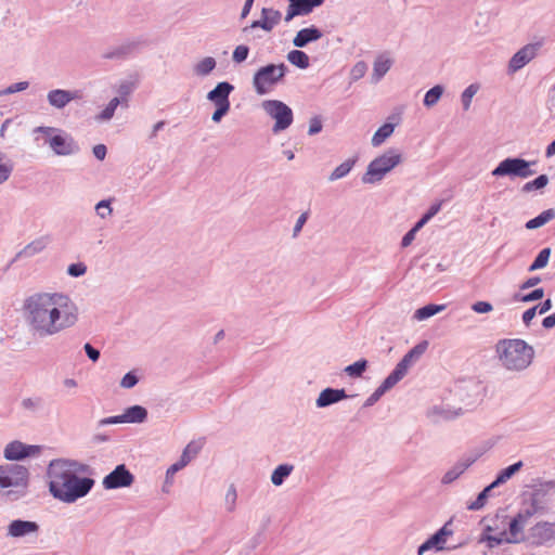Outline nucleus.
I'll use <instances>...</instances> for the list:
<instances>
[{
	"mask_svg": "<svg viewBox=\"0 0 555 555\" xmlns=\"http://www.w3.org/2000/svg\"><path fill=\"white\" fill-rule=\"evenodd\" d=\"M23 317L29 333L44 339L73 327L78 321V308L63 293H35L23 302Z\"/></svg>",
	"mask_w": 555,
	"mask_h": 555,
	"instance_id": "nucleus-1",
	"label": "nucleus"
},
{
	"mask_svg": "<svg viewBox=\"0 0 555 555\" xmlns=\"http://www.w3.org/2000/svg\"><path fill=\"white\" fill-rule=\"evenodd\" d=\"M83 466L74 461L55 460L49 465L48 476L50 491L54 498L64 502H74L85 496L92 488L94 481L90 478H80Z\"/></svg>",
	"mask_w": 555,
	"mask_h": 555,
	"instance_id": "nucleus-2",
	"label": "nucleus"
},
{
	"mask_svg": "<svg viewBox=\"0 0 555 555\" xmlns=\"http://www.w3.org/2000/svg\"><path fill=\"white\" fill-rule=\"evenodd\" d=\"M495 350L502 365L508 371L520 372L532 362L534 349L522 339H501Z\"/></svg>",
	"mask_w": 555,
	"mask_h": 555,
	"instance_id": "nucleus-3",
	"label": "nucleus"
},
{
	"mask_svg": "<svg viewBox=\"0 0 555 555\" xmlns=\"http://www.w3.org/2000/svg\"><path fill=\"white\" fill-rule=\"evenodd\" d=\"M402 162V156L396 150L390 149L383 155L374 158L367 166L365 173L361 180L364 184H374L384 179V177Z\"/></svg>",
	"mask_w": 555,
	"mask_h": 555,
	"instance_id": "nucleus-4",
	"label": "nucleus"
},
{
	"mask_svg": "<svg viewBox=\"0 0 555 555\" xmlns=\"http://www.w3.org/2000/svg\"><path fill=\"white\" fill-rule=\"evenodd\" d=\"M288 73L284 63L267 64L258 68L253 76V87L258 95L270 92L271 88L280 83Z\"/></svg>",
	"mask_w": 555,
	"mask_h": 555,
	"instance_id": "nucleus-5",
	"label": "nucleus"
},
{
	"mask_svg": "<svg viewBox=\"0 0 555 555\" xmlns=\"http://www.w3.org/2000/svg\"><path fill=\"white\" fill-rule=\"evenodd\" d=\"M261 107L264 113L274 119L272 127L273 133H279L286 130L294 120V114L292 108L280 100H264L261 103Z\"/></svg>",
	"mask_w": 555,
	"mask_h": 555,
	"instance_id": "nucleus-6",
	"label": "nucleus"
},
{
	"mask_svg": "<svg viewBox=\"0 0 555 555\" xmlns=\"http://www.w3.org/2000/svg\"><path fill=\"white\" fill-rule=\"evenodd\" d=\"M535 162H529L521 157H507L492 170L494 177L529 178L535 173L530 167Z\"/></svg>",
	"mask_w": 555,
	"mask_h": 555,
	"instance_id": "nucleus-7",
	"label": "nucleus"
},
{
	"mask_svg": "<svg viewBox=\"0 0 555 555\" xmlns=\"http://www.w3.org/2000/svg\"><path fill=\"white\" fill-rule=\"evenodd\" d=\"M47 143L52 151L59 156H70L79 152V145L67 133L60 132L47 139Z\"/></svg>",
	"mask_w": 555,
	"mask_h": 555,
	"instance_id": "nucleus-8",
	"label": "nucleus"
},
{
	"mask_svg": "<svg viewBox=\"0 0 555 555\" xmlns=\"http://www.w3.org/2000/svg\"><path fill=\"white\" fill-rule=\"evenodd\" d=\"M541 47V43H528L519 49L509 60L507 72L515 74L533 60Z\"/></svg>",
	"mask_w": 555,
	"mask_h": 555,
	"instance_id": "nucleus-9",
	"label": "nucleus"
},
{
	"mask_svg": "<svg viewBox=\"0 0 555 555\" xmlns=\"http://www.w3.org/2000/svg\"><path fill=\"white\" fill-rule=\"evenodd\" d=\"M134 481V476L126 468L124 464L116 466L102 481L105 489H118L130 487Z\"/></svg>",
	"mask_w": 555,
	"mask_h": 555,
	"instance_id": "nucleus-10",
	"label": "nucleus"
},
{
	"mask_svg": "<svg viewBox=\"0 0 555 555\" xmlns=\"http://www.w3.org/2000/svg\"><path fill=\"white\" fill-rule=\"evenodd\" d=\"M522 522L524 517L521 515H518L517 517L512 518L508 521V531H504L501 533L500 538H495L490 534L491 528L488 526V542L495 541L496 543L500 542H508V543H515L520 540L521 532H522Z\"/></svg>",
	"mask_w": 555,
	"mask_h": 555,
	"instance_id": "nucleus-11",
	"label": "nucleus"
},
{
	"mask_svg": "<svg viewBox=\"0 0 555 555\" xmlns=\"http://www.w3.org/2000/svg\"><path fill=\"white\" fill-rule=\"evenodd\" d=\"M234 86L229 81L218 82L212 90H210L206 99L219 107H231L230 94L233 92Z\"/></svg>",
	"mask_w": 555,
	"mask_h": 555,
	"instance_id": "nucleus-12",
	"label": "nucleus"
},
{
	"mask_svg": "<svg viewBox=\"0 0 555 555\" xmlns=\"http://www.w3.org/2000/svg\"><path fill=\"white\" fill-rule=\"evenodd\" d=\"M141 40H127L119 46H116L109 50H107L103 57L106 60H125L131 54L135 53L139 50Z\"/></svg>",
	"mask_w": 555,
	"mask_h": 555,
	"instance_id": "nucleus-13",
	"label": "nucleus"
},
{
	"mask_svg": "<svg viewBox=\"0 0 555 555\" xmlns=\"http://www.w3.org/2000/svg\"><path fill=\"white\" fill-rule=\"evenodd\" d=\"M555 539V527L548 522H539L531 528L530 540L534 545H543Z\"/></svg>",
	"mask_w": 555,
	"mask_h": 555,
	"instance_id": "nucleus-14",
	"label": "nucleus"
},
{
	"mask_svg": "<svg viewBox=\"0 0 555 555\" xmlns=\"http://www.w3.org/2000/svg\"><path fill=\"white\" fill-rule=\"evenodd\" d=\"M26 473L27 470L23 466H0V488L3 489L13 486L18 479L25 478Z\"/></svg>",
	"mask_w": 555,
	"mask_h": 555,
	"instance_id": "nucleus-15",
	"label": "nucleus"
},
{
	"mask_svg": "<svg viewBox=\"0 0 555 555\" xmlns=\"http://www.w3.org/2000/svg\"><path fill=\"white\" fill-rule=\"evenodd\" d=\"M347 398H349V396L344 388L327 387L320 392L315 400V405L318 408H327Z\"/></svg>",
	"mask_w": 555,
	"mask_h": 555,
	"instance_id": "nucleus-16",
	"label": "nucleus"
},
{
	"mask_svg": "<svg viewBox=\"0 0 555 555\" xmlns=\"http://www.w3.org/2000/svg\"><path fill=\"white\" fill-rule=\"evenodd\" d=\"M448 526L449 524H446L440 530H438L426 542H424L418 547V555H424L426 551L431 548L442 550L447 542V538L452 534V530L449 529Z\"/></svg>",
	"mask_w": 555,
	"mask_h": 555,
	"instance_id": "nucleus-17",
	"label": "nucleus"
},
{
	"mask_svg": "<svg viewBox=\"0 0 555 555\" xmlns=\"http://www.w3.org/2000/svg\"><path fill=\"white\" fill-rule=\"evenodd\" d=\"M281 12L273 9L263 8L261 10V18L254 21L250 28H261L266 31H271L275 25L281 21Z\"/></svg>",
	"mask_w": 555,
	"mask_h": 555,
	"instance_id": "nucleus-18",
	"label": "nucleus"
},
{
	"mask_svg": "<svg viewBox=\"0 0 555 555\" xmlns=\"http://www.w3.org/2000/svg\"><path fill=\"white\" fill-rule=\"evenodd\" d=\"M323 36L322 31L314 25L302 28L297 31L296 36L293 39V44L296 48H305L309 43L318 41Z\"/></svg>",
	"mask_w": 555,
	"mask_h": 555,
	"instance_id": "nucleus-19",
	"label": "nucleus"
},
{
	"mask_svg": "<svg viewBox=\"0 0 555 555\" xmlns=\"http://www.w3.org/2000/svg\"><path fill=\"white\" fill-rule=\"evenodd\" d=\"M47 245H48L47 237L36 238L35 241L27 244L22 250H20L15 255V257L13 258L11 263L15 262L17 259L23 258V257L24 258L34 257L35 255L41 253L47 247Z\"/></svg>",
	"mask_w": 555,
	"mask_h": 555,
	"instance_id": "nucleus-20",
	"label": "nucleus"
},
{
	"mask_svg": "<svg viewBox=\"0 0 555 555\" xmlns=\"http://www.w3.org/2000/svg\"><path fill=\"white\" fill-rule=\"evenodd\" d=\"M313 11L310 0H295L288 4L285 22H291L295 16L308 15Z\"/></svg>",
	"mask_w": 555,
	"mask_h": 555,
	"instance_id": "nucleus-21",
	"label": "nucleus"
},
{
	"mask_svg": "<svg viewBox=\"0 0 555 555\" xmlns=\"http://www.w3.org/2000/svg\"><path fill=\"white\" fill-rule=\"evenodd\" d=\"M38 525L34 521L14 520L9 525L8 534L11 537H23L36 532Z\"/></svg>",
	"mask_w": 555,
	"mask_h": 555,
	"instance_id": "nucleus-22",
	"label": "nucleus"
},
{
	"mask_svg": "<svg viewBox=\"0 0 555 555\" xmlns=\"http://www.w3.org/2000/svg\"><path fill=\"white\" fill-rule=\"evenodd\" d=\"M392 60L386 53L379 54L373 65L372 81L378 82L390 69Z\"/></svg>",
	"mask_w": 555,
	"mask_h": 555,
	"instance_id": "nucleus-23",
	"label": "nucleus"
},
{
	"mask_svg": "<svg viewBox=\"0 0 555 555\" xmlns=\"http://www.w3.org/2000/svg\"><path fill=\"white\" fill-rule=\"evenodd\" d=\"M122 417L125 423L141 424L144 423L147 418V410L142 405L134 404L124 411Z\"/></svg>",
	"mask_w": 555,
	"mask_h": 555,
	"instance_id": "nucleus-24",
	"label": "nucleus"
},
{
	"mask_svg": "<svg viewBox=\"0 0 555 555\" xmlns=\"http://www.w3.org/2000/svg\"><path fill=\"white\" fill-rule=\"evenodd\" d=\"M427 347L428 341L423 340L418 343L412 349H410L399 362L409 370L411 365L423 356Z\"/></svg>",
	"mask_w": 555,
	"mask_h": 555,
	"instance_id": "nucleus-25",
	"label": "nucleus"
},
{
	"mask_svg": "<svg viewBox=\"0 0 555 555\" xmlns=\"http://www.w3.org/2000/svg\"><path fill=\"white\" fill-rule=\"evenodd\" d=\"M49 105L55 109H63L68 105V95L65 89H53L47 94Z\"/></svg>",
	"mask_w": 555,
	"mask_h": 555,
	"instance_id": "nucleus-26",
	"label": "nucleus"
},
{
	"mask_svg": "<svg viewBox=\"0 0 555 555\" xmlns=\"http://www.w3.org/2000/svg\"><path fill=\"white\" fill-rule=\"evenodd\" d=\"M522 467V462L519 461L513 465H509L508 467L502 469L495 480L493 482H491L490 485H488V492L496 487H499L500 485L506 482L508 479H511L517 472H519V469Z\"/></svg>",
	"mask_w": 555,
	"mask_h": 555,
	"instance_id": "nucleus-27",
	"label": "nucleus"
},
{
	"mask_svg": "<svg viewBox=\"0 0 555 555\" xmlns=\"http://www.w3.org/2000/svg\"><path fill=\"white\" fill-rule=\"evenodd\" d=\"M190 461H191L190 453H183L181 459L177 463L169 466V468L167 469V473H166V480H165V485L163 488V490L165 492H169V488L172 485V479H173L175 474L177 472H179L180 469H182L183 467H185L190 463Z\"/></svg>",
	"mask_w": 555,
	"mask_h": 555,
	"instance_id": "nucleus-28",
	"label": "nucleus"
},
{
	"mask_svg": "<svg viewBox=\"0 0 555 555\" xmlns=\"http://www.w3.org/2000/svg\"><path fill=\"white\" fill-rule=\"evenodd\" d=\"M555 218V209L548 208L544 211H542L537 217L528 220L525 224L527 230H535L543 225H545L547 222L552 221Z\"/></svg>",
	"mask_w": 555,
	"mask_h": 555,
	"instance_id": "nucleus-29",
	"label": "nucleus"
},
{
	"mask_svg": "<svg viewBox=\"0 0 555 555\" xmlns=\"http://www.w3.org/2000/svg\"><path fill=\"white\" fill-rule=\"evenodd\" d=\"M217 66V61L212 56H206L193 66L194 75L206 77L210 75Z\"/></svg>",
	"mask_w": 555,
	"mask_h": 555,
	"instance_id": "nucleus-30",
	"label": "nucleus"
},
{
	"mask_svg": "<svg viewBox=\"0 0 555 555\" xmlns=\"http://www.w3.org/2000/svg\"><path fill=\"white\" fill-rule=\"evenodd\" d=\"M408 372L409 370L398 362L392 372L382 382V384L390 390L408 374Z\"/></svg>",
	"mask_w": 555,
	"mask_h": 555,
	"instance_id": "nucleus-31",
	"label": "nucleus"
},
{
	"mask_svg": "<svg viewBox=\"0 0 555 555\" xmlns=\"http://www.w3.org/2000/svg\"><path fill=\"white\" fill-rule=\"evenodd\" d=\"M444 309H446L444 305L429 304V305L418 308L414 312L413 318L417 321H424V320H427V319L436 315L437 313L441 312Z\"/></svg>",
	"mask_w": 555,
	"mask_h": 555,
	"instance_id": "nucleus-32",
	"label": "nucleus"
},
{
	"mask_svg": "<svg viewBox=\"0 0 555 555\" xmlns=\"http://www.w3.org/2000/svg\"><path fill=\"white\" fill-rule=\"evenodd\" d=\"M287 61L300 69H306L310 65L308 54L298 49L292 50L287 53Z\"/></svg>",
	"mask_w": 555,
	"mask_h": 555,
	"instance_id": "nucleus-33",
	"label": "nucleus"
},
{
	"mask_svg": "<svg viewBox=\"0 0 555 555\" xmlns=\"http://www.w3.org/2000/svg\"><path fill=\"white\" fill-rule=\"evenodd\" d=\"M395 131V125L391 122H386L380 126L372 137V145L379 146L383 144L386 139H388Z\"/></svg>",
	"mask_w": 555,
	"mask_h": 555,
	"instance_id": "nucleus-34",
	"label": "nucleus"
},
{
	"mask_svg": "<svg viewBox=\"0 0 555 555\" xmlns=\"http://www.w3.org/2000/svg\"><path fill=\"white\" fill-rule=\"evenodd\" d=\"M357 159L350 158L341 163L339 166H337L332 173L328 177V181L333 182L339 179L345 178L353 168Z\"/></svg>",
	"mask_w": 555,
	"mask_h": 555,
	"instance_id": "nucleus-35",
	"label": "nucleus"
},
{
	"mask_svg": "<svg viewBox=\"0 0 555 555\" xmlns=\"http://www.w3.org/2000/svg\"><path fill=\"white\" fill-rule=\"evenodd\" d=\"M428 415H429V417H431V420L434 422H439L441 420H443V421L453 420L460 415V412L451 411L450 409H444V408H440V406H434L429 411Z\"/></svg>",
	"mask_w": 555,
	"mask_h": 555,
	"instance_id": "nucleus-36",
	"label": "nucleus"
},
{
	"mask_svg": "<svg viewBox=\"0 0 555 555\" xmlns=\"http://www.w3.org/2000/svg\"><path fill=\"white\" fill-rule=\"evenodd\" d=\"M551 257V248L545 247L539 251L532 263L529 266L528 271L533 272L543 269L547 266Z\"/></svg>",
	"mask_w": 555,
	"mask_h": 555,
	"instance_id": "nucleus-37",
	"label": "nucleus"
},
{
	"mask_svg": "<svg viewBox=\"0 0 555 555\" xmlns=\"http://www.w3.org/2000/svg\"><path fill=\"white\" fill-rule=\"evenodd\" d=\"M369 362L366 359H360L352 364H349L345 367L344 372L352 378H358L363 375L366 371Z\"/></svg>",
	"mask_w": 555,
	"mask_h": 555,
	"instance_id": "nucleus-38",
	"label": "nucleus"
},
{
	"mask_svg": "<svg viewBox=\"0 0 555 555\" xmlns=\"http://www.w3.org/2000/svg\"><path fill=\"white\" fill-rule=\"evenodd\" d=\"M443 91H444V89L441 85H436L433 88H430L425 93L424 101H423L424 105L426 107L435 106L438 103V101L440 100V98L442 96Z\"/></svg>",
	"mask_w": 555,
	"mask_h": 555,
	"instance_id": "nucleus-39",
	"label": "nucleus"
},
{
	"mask_svg": "<svg viewBox=\"0 0 555 555\" xmlns=\"http://www.w3.org/2000/svg\"><path fill=\"white\" fill-rule=\"evenodd\" d=\"M548 177L545 173L538 176L535 179L525 183L521 188L524 193H530L532 191L542 190L548 184Z\"/></svg>",
	"mask_w": 555,
	"mask_h": 555,
	"instance_id": "nucleus-40",
	"label": "nucleus"
},
{
	"mask_svg": "<svg viewBox=\"0 0 555 555\" xmlns=\"http://www.w3.org/2000/svg\"><path fill=\"white\" fill-rule=\"evenodd\" d=\"M294 466L289 464L279 465L271 476V481L275 486L283 483L284 479L293 472Z\"/></svg>",
	"mask_w": 555,
	"mask_h": 555,
	"instance_id": "nucleus-41",
	"label": "nucleus"
},
{
	"mask_svg": "<svg viewBox=\"0 0 555 555\" xmlns=\"http://www.w3.org/2000/svg\"><path fill=\"white\" fill-rule=\"evenodd\" d=\"M121 103L120 98H113L105 108L95 117L98 121H107L113 118L116 108Z\"/></svg>",
	"mask_w": 555,
	"mask_h": 555,
	"instance_id": "nucleus-42",
	"label": "nucleus"
},
{
	"mask_svg": "<svg viewBox=\"0 0 555 555\" xmlns=\"http://www.w3.org/2000/svg\"><path fill=\"white\" fill-rule=\"evenodd\" d=\"M543 297H544V289L543 288H534L533 291H531L528 294L516 293L513 298L515 301L532 302V301L540 300Z\"/></svg>",
	"mask_w": 555,
	"mask_h": 555,
	"instance_id": "nucleus-43",
	"label": "nucleus"
},
{
	"mask_svg": "<svg viewBox=\"0 0 555 555\" xmlns=\"http://www.w3.org/2000/svg\"><path fill=\"white\" fill-rule=\"evenodd\" d=\"M480 86L478 83L469 85L461 95V102L464 111H468L470 107V103L475 94L479 91Z\"/></svg>",
	"mask_w": 555,
	"mask_h": 555,
	"instance_id": "nucleus-44",
	"label": "nucleus"
},
{
	"mask_svg": "<svg viewBox=\"0 0 555 555\" xmlns=\"http://www.w3.org/2000/svg\"><path fill=\"white\" fill-rule=\"evenodd\" d=\"M3 451H42L41 446L26 444L22 441L14 440L8 443Z\"/></svg>",
	"mask_w": 555,
	"mask_h": 555,
	"instance_id": "nucleus-45",
	"label": "nucleus"
},
{
	"mask_svg": "<svg viewBox=\"0 0 555 555\" xmlns=\"http://www.w3.org/2000/svg\"><path fill=\"white\" fill-rule=\"evenodd\" d=\"M113 198L102 199L95 204L94 210L101 219H105L113 214Z\"/></svg>",
	"mask_w": 555,
	"mask_h": 555,
	"instance_id": "nucleus-46",
	"label": "nucleus"
},
{
	"mask_svg": "<svg viewBox=\"0 0 555 555\" xmlns=\"http://www.w3.org/2000/svg\"><path fill=\"white\" fill-rule=\"evenodd\" d=\"M13 171L12 164L5 162V156L0 152V184L4 183Z\"/></svg>",
	"mask_w": 555,
	"mask_h": 555,
	"instance_id": "nucleus-47",
	"label": "nucleus"
},
{
	"mask_svg": "<svg viewBox=\"0 0 555 555\" xmlns=\"http://www.w3.org/2000/svg\"><path fill=\"white\" fill-rule=\"evenodd\" d=\"M249 54V47L245 44L237 46L232 53V61L236 64L245 62Z\"/></svg>",
	"mask_w": 555,
	"mask_h": 555,
	"instance_id": "nucleus-48",
	"label": "nucleus"
},
{
	"mask_svg": "<svg viewBox=\"0 0 555 555\" xmlns=\"http://www.w3.org/2000/svg\"><path fill=\"white\" fill-rule=\"evenodd\" d=\"M366 70H367V65L365 62H363V61L357 62L350 70L351 81H357V80L361 79L365 75Z\"/></svg>",
	"mask_w": 555,
	"mask_h": 555,
	"instance_id": "nucleus-49",
	"label": "nucleus"
},
{
	"mask_svg": "<svg viewBox=\"0 0 555 555\" xmlns=\"http://www.w3.org/2000/svg\"><path fill=\"white\" fill-rule=\"evenodd\" d=\"M388 390L383 384H380L374 392L365 400L363 408L374 405Z\"/></svg>",
	"mask_w": 555,
	"mask_h": 555,
	"instance_id": "nucleus-50",
	"label": "nucleus"
},
{
	"mask_svg": "<svg viewBox=\"0 0 555 555\" xmlns=\"http://www.w3.org/2000/svg\"><path fill=\"white\" fill-rule=\"evenodd\" d=\"M204 448H210L206 437H197L191 440L182 451H201Z\"/></svg>",
	"mask_w": 555,
	"mask_h": 555,
	"instance_id": "nucleus-51",
	"label": "nucleus"
},
{
	"mask_svg": "<svg viewBox=\"0 0 555 555\" xmlns=\"http://www.w3.org/2000/svg\"><path fill=\"white\" fill-rule=\"evenodd\" d=\"M139 383V377L134 373V371H130L126 373L121 380H120V387L125 389H131Z\"/></svg>",
	"mask_w": 555,
	"mask_h": 555,
	"instance_id": "nucleus-52",
	"label": "nucleus"
},
{
	"mask_svg": "<svg viewBox=\"0 0 555 555\" xmlns=\"http://www.w3.org/2000/svg\"><path fill=\"white\" fill-rule=\"evenodd\" d=\"M28 87H29V82L28 81H20V82H16V83H12L9 87H7L5 89L0 91V96L8 95V94H13V93H16V92H22V91L26 90Z\"/></svg>",
	"mask_w": 555,
	"mask_h": 555,
	"instance_id": "nucleus-53",
	"label": "nucleus"
},
{
	"mask_svg": "<svg viewBox=\"0 0 555 555\" xmlns=\"http://www.w3.org/2000/svg\"><path fill=\"white\" fill-rule=\"evenodd\" d=\"M86 271H87V267L82 262L70 263L67 267V274H69L70 276H74V278H79V276L83 275L86 273Z\"/></svg>",
	"mask_w": 555,
	"mask_h": 555,
	"instance_id": "nucleus-54",
	"label": "nucleus"
},
{
	"mask_svg": "<svg viewBox=\"0 0 555 555\" xmlns=\"http://www.w3.org/2000/svg\"><path fill=\"white\" fill-rule=\"evenodd\" d=\"M486 504V488L478 494L475 501L467 503V509L469 511H478L482 508Z\"/></svg>",
	"mask_w": 555,
	"mask_h": 555,
	"instance_id": "nucleus-55",
	"label": "nucleus"
},
{
	"mask_svg": "<svg viewBox=\"0 0 555 555\" xmlns=\"http://www.w3.org/2000/svg\"><path fill=\"white\" fill-rule=\"evenodd\" d=\"M467 467V465L459 467H454L453 469L446 473V475L442 478L443 483H450L453 480H455Z\"/></svg>",
	"mask_w": 555,
	"mask_h": 555,
	"instance_id": "nucleus-56",
	"label": "nucleus"
},
{
	"mask_svg": "<svg viewBox=\"0 0 555 555\" xmlns=\"http://www.w3.org/2000/svg\"><path fill=\"white\" fill-rule=\"evenodd\" d=\"M322 127H323L322 120L320 119V117L315 116V117L311 118L309 121L308 134L309 135L318 134L319 132L322 131Z\"/></svg>",
	"mask_w": 555,
	"mask_h": 555,
	"instance_id": "nucleus-57",
	"label": "nucleus"
},
{
	"mask_svg": "<svg viewBox=\"0 0 555 555\" xmlns=\"http://www.w3.org/2000/svg\"><path fill=\"white\" fill-rule=\"evenodd\" d=\"M83 350L87 354V357L92 361V362H96L99 359H100V350L94 348L91 344L89 343H86L83 345Z\"/></svg>",
	"mask_w": 555,
	"mask_h": 555,
	"instance_id": "nucleus-58",
	"label": "nucleus"
},
{
	"mask_svg": "<svg viewBox=\"0 0 555 555\" xmlns=\"http://www.w3.org/2000/svg\"><path fill=\"white\" fill-rule=\"evenodd\" d=\"M308 217H309L308 211L302 212V214L298 217V219H297V221H296V223H295V227H294V229H293V237H296V236L299 234V232L301 231L302 227H304V225H305V223L307 222Z\"/></svg>",
	"mask_w": 555,
	"mask_h": 555,
	"instance_id": "nucleus-59",
	"label": "nucleus"
},
{
	"mask_svg": "<svg viewBox=\"0 0 555 555\" xmlns=\"http://www.w3.org/2000/svg\"><path fill=\"white\" fill-rule=\"evenodd\" d=\"M132 90L133 83L129 81H124L119 85L117 92L121 99L127 101L126 98L132 92Z\"/></svg>",
	"mask_w": 555,
	"mask_h": 555,
	"instance_id": "nucleus-60",
	"label": "nucleus"
},
{
	"mask_svg": "<svg viewBox=\"0 0 555 555\" xmlns=\"http://www.w3.org/2000/svg\"><path fill=\"white\" fill-rule=\"evenodd\" d=\"M124 423H125V420L122 417V414H120V415L102 418L99 422V426L116 425V424H124Z\"/></svg>",
	"mask_w": 555,
	"mask_h": 555,
	"instance_id": "nucleus-61",
	"label": "nucleus"
},
{
	"mask_svg": "<svg viewBox=\"0 0 555 555\" xmlns=\"http://www.w3.org/2000/svg\"><path fill=\"white\" fill-rule=\"evenodd\" d=\"M537 313H539V312H538V310H537V307H535V306H533V307H531V308L527 309V310L522 313V317H521L524 324H525L526 326H529V325H530V323H531V321L533 320V318L537 315Z\"/></svg>",
	"mask_w": 555,
	"mask_h": 555,
	"instance_id": "nucleus-62",
	"label": "nucleus"
},
{
	"mask_svg": "<svg viewBox=\"0 0 555 555\" xmlns=\"http://www.w3.org/2000/svg\"><path fill=\"white\" fill-rule=\"evenodd\" d=\"M230 112V108L216 106L211 115V120L216 124L220 122L222 118Z\"/></svg>",
	"mask_w": 555,
	"mask_h": 555,
	"instance_id": "nucleus-63",
	"label": "nucleus"
},
{
	"mask_svg": "<svg viewBox=\"0 0 555 555\" xmlns=\"http://www.w3.org/2000/svg\"><path fill=\"white\" fill-rule=\"evenodd\" d=\"M41 400L39 398H26L22 401V406L26 410H36L40 406Z\"/></svg>",
	"mask_w": 555,
	"mask_h": 555,
	"instance_id": "nucleus-64",
	"label": "nucleus"
}]
</instances>
